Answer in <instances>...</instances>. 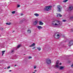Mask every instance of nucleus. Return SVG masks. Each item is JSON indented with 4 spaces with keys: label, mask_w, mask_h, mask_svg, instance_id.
<instances>
[{
    "label": "nucleus",
    "mask_w": 73,
    "mask_h": 73,
    "mask_svg": "<svg viewBox=\"0 0 73 73\" xmlns=\"http://www.w3.org/2000/svg\"><path fill=\"white\" fill-rule=\"evenodd\" d=\"M15 32V31H13V32Z\"/></svg>",
    "instance_id": "37998d69"
},
{
    "label": "nucleus",
    "mask_w": 73,
    "mask_h": 73,
    "mask_svg": "<svg viewBox=\"0 0 73 73\" xmlns=\"http://www.w3.org/2000/svg\"><path fill=\"white\" fill-rule=\"evenodd\" d=\"M24 55H25V54H24Z\"/></svg>",
    "instance_id": "8fccbe9b"
},
{
    "label": "nucleus",
    "mask_w": 73,
    "mask_h": 73,
    "mask_svg": "<svg viewBox=\"0 0 73 73\" xmlns=\"http://www.w3.org/2000/svg\"><path fill=\"white\" fill-rule=\"evenodd\" d=\"M57 9L58 11L59 12H61V9H62V7L60 6V5H58L57 6Z\"/></svg>",
    "instance_id": "7ed1b4c3"
},
{
    "label": "nucleus",
    "mask_w": 73,
    "mask_h": 73,
    "mask_svg": "<svg viewBox=\"0 0 73 73\" xmlns=\"http://www.w3.org/2000/svg\"><path fill=\"white\" fill-rule=\"evenodd\" d=\"M5 4H6V3H5Z\"/></svg>",
    "instance_id": "09e8293b"
},
{
    "label": "nucleus",
    "mask_w": 73,
    "mask_h": 73,
    "mask_svg": "<svg viewBox=\"0 0 73 73\" xmlns=\"http://www.w3.org/2000/svg\"><path fill=\"white\" fill-rule=\"evenodd\" d=\"M70 19H73V16L72 17H71L70 18Z\"/></svg>",
    "instance_id": "c756f323"
},
{
    "label": "nucleus",
    "mask_w": 73,
    "mask_h": 73,
    "mask_svg": "<svg viewBox=\"0 0 73 73\" xmlns=\"http://www.w3.org/2000/svg\"><path fill=\"white\" fill-rule=\"evenodd\" d=\"M72 45H73V41L72 40H70L68 43V46H70Z\"/></svg>",
    "instance_id": "20e7f679"
},
{
    "label": "nucleus",
    "mask_w": 73,
    "mask_h": 73,
    "mask_svg": "<svg viewBox=\"0 0 73 73\" xmlns=\"http://www.w3.org/2000/svg\"><path fill=\"white\" fill-rule=\"evenodd\" d=\"M51 7L50 6H46V8L44 9V11H50V7Z\"/></svg>",
    "instance_id": "f257e3e1"
},
{
    "label": "nucleus",
    "mask_w": 73,
    "mask_h": 73,
    "mask_svg": "<svg viewBox=\"0 0 73 73\" xmlns=\"http://www.w3.org/2000/svg\"><path fill=\"white\" fill-rule=\"evenodd\" d=\"M11 68V67L10 66H9L7 67V69H9V68Z\"/></svg>",
    "instance_id": "7c9ffc66"
},
{
    "label": "nucleus",
    "mask_w": 73,
    "mask_h": 73,
    "mask_svg": "<svg viewBox=\"0 0 73 73\" xmlns=\"http://www.w3.org/2000/svg\"><path fill=\"white\" fill-rule=\"evenodd\" d=\"M17 66V65H16V64H15V65L14 66L15 67V66Z\"/></svg>",
    "instance_id": "79ce46f5"
},
{
    "label": "nucleus",
    "mask_w": 73,
    "mask_h": 73,
    "mask_svg": "<svg viewBox=\"0 0 73 73\" xmlns=\"http://www.w3.org/2000/svg\"><path fill=\"white\" fill-rule=\"evenodd\" d=\"M23 21H20L19 23L20 24H22L23 23Z\"/></svg>",
    "instance_id": "393cba45"
},
{
    "label": "nucleus",
    "mask_w": 73,
    "mask_h": 73,
    "mask_svg": "<svg viewBox=\"0 0 73 73\" xmlns=\"http://www.w3.org/2000/svg\"><path fill=\"white\" fill-rule=\"evenodd\" d=\"M58 16H59V17H62V15L60 14L58 15H57V17H58Z\"/></svg>",
    "instance_id": "412c9836"
},
{
    "label": "nucleus",
    "mask_w": 73,
    "mask_h": 73,
    "mask_svg": "<svg viewBox=\"0 0 73 73\" xmlns=\"http://www.w3.org/2000/svg\"><path fill=\"white\" fill-rule=\"evenodd\" d=\"M35 46V43H34L32 45H30L29 46H30V47H32V46Z\"/></svg>",
    "instance_id": "4468645a"
},
{
    "label": "nucleus",
    "mask_w": 73,
    "mask_h": 73,
    "mask_svg": "<svg viewBox=\"0 0 73 73\" xmlns=\"http://www.w3.org/2000/svg\"><path fill=\"white\" fill-rule=\"evenodd\" d=\"M56 65H58L59 64V60H57L56 61Z\"/></svg>",
    "instance_id": "6ab92c4d"
},
{
    "label": "nucleus",
    "mask_w": 73,
    "mask_h": 73,
    "mask_svg": "<svg viewBox=\"0 0 73 73\" xmlns=\"http://www.w3.org/2000/svg\"><path fill=\"white\" fill-rule=\"evenodd\" d=\"M0 37H1V35H0Z\"/></svg>",
    "instance_id": "de8ad7c7"
},
{
    "label": "nucleus",
    "mask_w": 73,
    "mask_h": 73,
    "mask_svg": "<svg viewBox=\"0 0 73 73\" xmlns=\"http://www.w3.org/2000/svg\"><path fill=\"white\" fill-rule=\"evenodd\" d=\"M15 49H12L9 52V53L11 54H13L15 53Z\"/></svg>",
    "instance_id": "39448f33"
},
{
    "label": "nucleus",
    "mask_w": 73,
    "mask_h": 73,
    "mask_svg": "<svg viewBox=\"0 0 73 73\" xmlns=\"http://www.w3.org/2000/svg\"><path fill=\"white\" fill-rule=\"evenodd\" d=\"M27 32H28V33H31V31L30 30H27Z\"/></svg>",
    "instance_id": "dca6fc26"
},
{
    "label": "nucleus",
    "mask_w": 73,
    "mask_h": 73,
    "mask_svg": "<svg viewBox=\"0 0 73 73\" xmlns=\"http://www.w3.org/2000/svg\"><path fill=\"white\" fill-rule=\"evenodd\" d=\"M62 21L63 22H65L66 21V20H63Z\"/></svg>",
    "instance_id": "bb28decb"
},
{
    "label": "nucleus",
    "mask_w": 73,
    "mask_h": 73,
    "mask_svg": "<svg viewBox=\"0 0 73 73\" xmlns=\"http://www.w3.org/2000/svg\"><path fill=\"white\" fill-rule=\"evenodd\" d=\"M72 32H73V31H72Z\"/></svg>",
    "instance_id": "3c124183"
},
{
    "label": "nucleus",
    "mask_w": 73,
    "mask_h": 73,
    "mask_svg": "<svg viewBox=\"0 0 73 73\" xmlns=\"http://www.w3.org/2000/svg\"><path fill=\"white\" fill-rule=\"evenodd\" d=\"M56 21H54L52 22V24L53 25H54V26H57V25H58V24H57L56 23Z\"/></svg>",
    "instance_id": "0eeeda50"
},
{
    "label": "nucleus",
    "mask_w": 73,
    "mask_h": 73,
    "mask_svg": "<svg viewBox=\"0 0 73 73\" xmlns=\"http://www.w3.org/2000/svg\"><path fill=\"white\" fill-rule=\"evenodd\" d=\"M36 47H34L33 48V49H35Z\"/></svg>",
    "instance_id": "473e14b6"
},
{
    "label": "nucleus",
    "mask_w": 73,
    "mask_h": 73,
    "mask_svg": "<svg viewBox=\"0 0 73 73\" xmlns=\"http://www.w3.org/2000/svg\"><path fill=\"white\" fill-rule=\"evenodd\" d=\"M29 58H32V56H29Z\"/></svg>",
    "instance_id": "2f4dec72"
},
{
    "label": "nucleus",
    "mask_w": 73,
    "mask_h": 73,
    "mask_svg": "<svg viewBox=\"0 0 73 73\" xmlns=\"http://www.w3.org/2000/svg\"><path fill=\"white\" fill-rule=\"evenodd\" d=\"M33 73H35V72H33Z\"/></svg>",
    "instance_id": "a18cd8bd"
},
{
    "label": "nucleus",
    "mask_w": 73,
    "mask_h": 73,
    "mask_svg": "<svg viewBox=\"0 0 73 73\" xmlns=\"http://www.w3.org/2000/svg\"><path fill=\"white\" fill-rule=\"evenodd\" d=\"M38 23V21H37V20L35 21H34L33 23V25H37V24Z\"/></svg>",
    "instance_id": "6e6552de"
},
{
    "label": "nucleus",
    "mask_w": 73,
    "mask_h": 73,
    "mask_svg": "<svg viewBox=\"0 0 73 73\" xmlns=\"http://www.w3.org/2000/svg\"><path fill=\"white\" fill-rule=\"evenodd\" d=\"M5 52V51H2V56H3V55H4V52Z\"/></svg>",
    "instance_id": "aec40b11"
},
{
    "label": "nucleus",
    "mask_w": 73,
    "mask_h": 73,
    "mask_svg": "<svg viewBox=\"0 0 73 73\" xmlns=\"http://www.w3.org/2000/svg\"><path fill=\"white\" fill-rule=\"evenodd\" d=\"M61 64H62L61 63H60L59 64V65H61Z\"/></svg>",
    "instance_id": "58836bf2"
},
{
    "label": "nucleus",
    "mask_w": 73,
    "mask_h": 73,
    "mask_svg": "<svg viewBox=\"0 0 73 73\" xmlns=\"http://www.w3.org/2000/svg\"><path fill=\"white\" fill-rule=\"evenodd\" d=\"M44 24V23H42V22L41 21H39V25H43Z\"/></svg>",
    "instance_id": "ddd939ff"
},
{
    "label": "nucleus",
    "mask_w": 73,
    "mask_h": 73,
    "mask_svg": "<svg viewBox=\"0 0 73 73\" xmlns=\"http://www.w3.org/2000/svg\"><path fill=\"white\" fill-rule=\"evenodd\" d=\"M0 29L1 31H3V28L1 27L0 28Z\"/></svg>",
    "instance_id": "c85d7f7f"
},
{
    "label": "nucleus",
    "mask_w": 73,
    "mask_h": 73,
    "mask_svg": "<svg viewBox=\"0 0 73 73\" xmlns=\"http://www.w3.org/2000/svg\"><path fill=\"white\" fill-rule=\"evenodd\" d=\"M9 72H12V70H10L9 71Z\"/></svg>",
    "instance_id": "ea45409f"
},
{
    "label": "nucleus",
    "mask_w": 73,
    "mask_h": 73,
    "mask_svg": "<svg viewBox=\"0 0 73 73\" xmlns=\"http://www.w3.org/2000/svg\"><path fill=\"white\" fill-rule=\"evenodd\" d=\"M64 68V66H60V70H63Z\"/></svg>",
    "instance_id": "9b49d317"
},
{
    "label": "nucleus",
    "mask_w": 73,
    "mask_h": 73,
    "mask_svg": "<svg viewBox=\"0 0 73 73\" xmlns=\"http://www.w3.org/2000/svg\"><path fill=\"white\" fill-rule=\"evenodd\" d=\"M36 66H35L34 67V69H36Z\"/></svg>",
    "instance_id": "f704fd0d"
},
{
    "label": "nucleus",
    "mask_w": 73,
    "mask_h": 73,
    "mask_svg": "<svg viewBox=\"0 0 73 73\" xmlns=\"http://www.w3.org/2000/svg\"><path fill=\"white\" fill-rule=\"evenodd\" d=\"M6 68H5V69H6Z\"/></svg>",
    "instance_id": "49530a36"
},
{
    "label": "nucleus",
    "mask_w": 73,
    "mask_h": 73,
    "mask_svg": "<svg viewBox=\"0 0 73 73\" xmlns=\"http://www.w3.org/2000/svg\"><path fill=\"white\" fill-rule=\"evenodd\" d=\"M25 19H23V21H25Z\"/></svg>",
    "instance_id": "e433bc0d"
},
{
    "label": "nucleus",
    "mask_w": 73,
    "mask_h": 73,
    "mask_svg": "<svg viewBox=\"0 0 73 73\" xmlns=\"http://www.w3.org/2000/svg\"><path fill=\"white\" fill-rule=\"evenodd\" d=\"M57 24H58L57 25V26L59 25H61V22H60V21H57Z\"/></svg>",
    "instance_id": "1a4fd4ad"
},
{
    "label": "nucleus",
    "mask_w": 73,
    "mask_h": 73,
    "mask_svg": "<svg viewBox=\"0 0 73 73\" xmlns=\"http://www.w3.org/2000/svg\"><path fill=\"white\" fill-rule=\"evenodd\" d=\"M35 72H37V70H35Z\"/></svg>",
    "instance_id": "a19ab883"
},
{
    "label": "nucleus",
    "mask_w": 73,
    "mask_h": 73,
    "mask_svg": "<svg viewBox=\"0 0 73 73\" xmlns=\"http://www.w3.org/2000/svg\"><path fill=\"white\" fill-rule=\"evenodd\" d=\"M54 36H55L57 37L58 38H60V35L58 34V33H55Z\"/></svg>",
    "instance_id": "423d86ee"
},
{
    "label": "nucleus",
    "mask_w": 73,
    "mask_h": 73,
    "mask_svg": "<svg viewBox=\"0 0 73 73\" xmlns=\"http://www.w3.org/2000/svg\"><path fill=\"white\" fill-rule=\"evenodd\" d=\"M73 7L72 6H70L69 7V9L70 11H72L73 9Z\"/></svg>",
    "instance_id": "f8f14e48"
},
{
    "label": "nucleus",
    "mask_w": 73,
    "mask_h": 73,
    "mask_svg": "<svg viewBox=\"0 0 73 73\" xmlns=\"http://www.w3.org/2000/svg\"><path fill=\"white\" fill-rule=\"evenodd\" d=\"M34 15H35V16H36V17H38V16H39V15L37 13L35 14Z\"/></svg>",
    "instance_id": "2eb2a0df"
},
{
    "label": "nucleus",
    "mask_w": 73,
    "mask_h": 73,
    "mask_svg": "<svg viewBox=\"0 0 73 73\" xmlns=\"http://www.w3.org/2000/svg\"><path fill=\"white\" fill-rule=\"evenodd\" d=\"M11 23H6V25H11Z\"/></svg>",
    "instance_id": "4be33fe9"
},
{
    "label": "nucleus",
    "mask_w": 73,
    "mask_h": 73,
    "mask_svg": "<svg viewBox=\"0 0 73 73\" xmlns=\"http://www.w3.org/2000/svg\"><path fill=\"white\" fill-rule=\"evenodd\" d=\"M17 8H19V7H20V5H17Z\"/></svg>",
    "instance_id": "a878e982"
},
{
    "label": "nucleus",
    "mask_w": 73,
    "mask_h": 73,
    "mask_svg": "<svg viewBox=\"0 0 73 73\" xmlns=\"http://www.w3.org/2000/svg\"><path fill=\"white\" fill-rule=\"evenodd\" d=\"M68 63H70V61H68Z\"/></svg>",
    "instance_id": "c9c22d12"
},
{
    "label": "nucleus",
    "mask_w": 73,
    "mask_h": 73,
    "mask_svg": "<svg viewBox=\"0 0 73 73\" xmlns=\"http://www.w3.org/2000/svg\"><path fill=\"white\" fill-rule=\"evenodd\" d=\"M68 1V0H64L63 2H64V3H66V1Z\"/></svg>",
    "instance_id": "b1692460"
},
{
    "label": "nucleus",
    "mask_w": 73,
    "mask_h": 73,
    "mask_svg": "<svg viewBox=\"0 0 73 73\" xmlns=\"http://www.w3.org/2000/svg\"><path fill=\"white\" fill-rule=\"evenodd\" d=\"M21 44H19L18 45V46H17V48H20V46H21Z\"/></svg>",
    "instance_id": "f3484780"
},
{
    "label": "nucleus",
    "mask_w": 73,
    "mask_h": 73,
    "mask_svg": "<svg viewBox=\"0 0 73 73\" xmlns=\"http://www.w3.org/2000/svg\"><path fill=\"white\" fill-rule=\"evenodd\" d=\"M21 16H23V13L21 14Z\"/></svg>",
    "instance_id": "4c0bfd02"
},
{
    "label": "nucleus",
    "mask_w": 73,
    "mask_h": 73,
    "mask_svg": "<svg viewBox=\"0 0 73 73\" xmlns=\"http://www.w3.org/2000/svg\"><path fill=\"white\" fill-rule=\"evenodd\" d=\"M46 63L48 65L50 64L51 62V60L49 59H46Z\"/></svg>",
    "instance_id": "f03ea898"
},
{
    "label": "nucleus",
    "mask_w": 73,
    "mask_h": 73,
    "mask_svg": "<svg viewBox=\"0 0 73 73\" xmlns=\"http://www.w3.org/2000/svg\"><path fill=\"white\" fill-rule=\"evenodd\" d=\"M37 49L38 50H39V51L41 50V48L40 47H37Z\"/></svg>",
    "instance_id": "a211bd4d"
},
{
    "label": "nucleus",
    "mask_w": 73,
    "mask_h": 73,
    "mask_svg": "<svg viewBox=\"0 0 73 73\" xmlns=\"http://www.w3.org/2000/svg\"><path fill=\"white\" fill-rule=\"evenodd\" d=\"M71 68H73V64L71 66Z\"/></svg>",
    "instance_id": "72a5a7b5"
},
{
    "label": "nucleus",
    "mask_w": 73,
    "mask_h": 73,
    "mask_svg": "<svg viewBox=\"0 0 73 73\" xmlns=\"http://www.w3.org/2000/svg\"><path fill=\"white\" fill-rule=\"evenodd\" d=\"M37 27L39 30L41 29H42V27L40 26H38Z\"/></svg>",
    "instance_id": "9d476101"
},
{
    "label": "nucleus",
    "mask_w": 73,
    "mask_h": 73,
    "mask_svg": "<svg viewBox=\"0 0 73 73\" xmlns=\"http://www.w3.org/2000/svg\"><path fill=\"white\" fill-rule=\"evenodd\" d=\"M55 73H58V72H56Z\"/></svg>",
    "instance_id": "c03bdc74"
},
{
    "label": "nucleus",
    "mask_w": 73,
    "mask_h": 73,
    "mask_svg": "<svg viewBox=\"0 0 73 73\" xmlns=\"http://www.w3.org/2000/svg\"><path fill=\"white\" fill-rule=\"evenodd\" d=\"M15 12L16 11H14L12 12V14H14V13H15Z\"/></svg>",
    "instance_id": "5701e85b"
},
{
    "label": "nucleus",
    "mask_w": 73,
    "mask_h": 73,
    "mask_svg": "<svg viewBox=\"0 0 73 73\" xmlns=\"http://www.w3.org/2000/svg\"><path fill=\"white\" fill-rule=\"evenodd\" d=\"M56 68H58V67H59V66L57 65H56Z\"/></svg>",
    "instance_id": "cd10ccee"
}]
</instances>
